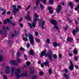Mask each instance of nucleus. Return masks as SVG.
Wrapping results in <instances>:
<instances>
[{
  "label": "nucleus",
  "mask_w": 79,
  "mask_h": 79,
  "mask_svg": "<svg viewBox=\"0 0 79 79\" xmlns=\"http://www.w3.org/2000/svg\"><path fill=\"white\" fill-rule=\"evenodd\" d=\"M17 7L18 8V9H20V8H21V6H17Z\"/></svg>",
  "instance_id": "62"
},
{
  "label": "nucleus",
  "mask_w": 79,
  "mask_h": 79,
  "mask_svg": "<svg viewBox=\"0 0 79 79\" xmlns=\"http://www.w3.org/2000/svg\"><path fill=\"white\" fill-rule=\"evenodd\" d=\"M27 48H29L30 47V44L29 43H27Z\"/></svg>",
  "instance_id": "54"
},
{
  "label": "nucleus",
  "mask_w": 79,
  "mask_h": 79,
  "mask_svg": "<svg viewBox=\"0 0 79 79\" xmlns=\"http://www.w3.org/2000/svg\"><path fill=\"white\" fill-rule=\"evenodd\" d=\"M44 24H45V21H42V19H41L39 23V26L40 27H41L42 29H45V27H44Z\"/></svg>",
  "instance_id": "6"
},
{
  "label": "nucleus",
  "mask_w": 79,
  "mask_h": 79,
  "mask_svg": "<svg viewBox=\"0 0 79 79\" xmlns=\"http://www.w3.org/2000/svg\"><path fill=\"white\" fill-rule=\"evenodd\" d=\"M53 45L55 47H57V43H56V42H54L53 43Z\"/></svg>",
  "instance_id": "32"
},
{
  "label": "nucleus",
  "mask_w": 79,
  "mask_h": 79,
  "mask_svg": "<svg viewBox=\"0 0 79 79\" xmlns=\"http://www.w3.org/2000/svg\"><path fill=\"white\" fill-rule=\"evenodd\" d=\"M40 75L41 76H42L44 75L43 72L42 71L40 72Z\"/></svg>",
  "instance_id": "43"
},
{
  "label": "nucleus",
  "mask_w": 79,
  "mask_h": 79,
  "mask_svg": "<svg viewBox=\"0 0 79 79\" xmlns=\"http://www.w3.org/2000/svg\"><path fill=\"white\" fill-rule=\"evenodd\" d=\"M20 50H21V51H24L25 50H24V49L22 48H20Z\"/></svg>",
  "instance_id": "55"
},
{
  "label": "nucleus",
  "mask_w": 79,
  "mask_h": 79,
  "mask_svg": "<svg viewBox=\"0 0 79 79\" xmlns=\"http://www.w3.org/2000/svg\"><path fill=\"white\" fill-rule=\"evenodd\" d=\"M3 60V57L2 56L0 55V61H2Z\"/></svg>",
  "instance_id": "26"
},
{
  "label": "nucleus",
  "mask_w": 79,
  "mask_h": 79,
  "mask_svg": "<svg viewBox=\"0 0 79 79\" xmlns=\"http://www.w3.org/2000/svg\"><path fill=\"white\" fill-rule=\"evenodd\" d=\"M10 24H11L12 25V26H15L16 25V23H15V21L14 20H11Z\"/></svg>",
  "instance_id": "21"
},
{
  "label": "nucleus",
  "mask_w": 79,
  "mask_h": 79,
  "mask_svg": "<svg viewBox=\"0 0 79 79\" xmlns=\"http://www.w3.org/2000/svg\"><path fill=\"white\" fill-rule=\"evenodd\" d=\"M8 47H11V46L10 41L9 40H8Z\"/></svg>",
  "instance_id": "29"
},
{
  "label": "nucleus",
  "mask_w": 79,
  "mask_h": 79,
  "mask_svg": "<svg viewBox=\"0 0 79 79\" xmlns=\"http://www.w3.org/2000/svg\"><path fill=\"white\" fill-rule=\"evenodd\" d=\"M30 74H33L34 73V68H33V67H31L30 68Z\"/></svg>",
  "instance_id": "17"
},
{
  "label": "nucleus",
  "mask_w": 79,
  "mask_h": 79,
  "mask_svg": "<svg viewBox=\"0 0 79 79\" xmlns=\"http://www.w3.org/2000/svg\"><path fill=\"white\" fill-rule=\"evenodd\" d=\"M21 27H23V24L22 23H19V24Z\"/></svg>",
  "instance_id": "58"
},
{
  "label": "nucleus",
  "mask_w": 79,
  "mask_h": 79,
  "mask_svg": "<svg viewBox=\"0 0 79 79\" xmlns=\"http://www.w3.org/2000/svg\"><path fill=\"white\" fill-rule=\"evenodd\" d=\"M34 15L35 18H34V20L32 23V26L34 27V28H35V27L36 23H37V21H40V20H39V19H37V18H39V17L37 14H34Z\"/></svg>",
  "instance_id": "2"
},
{
  "label": "nucleus",
  "mask_w": 79,
  "mask_h": 79,
  "mask_svg": "<svg viewBox=\"0 0 79 79\" xmlns=\"http://www.w3.org/2000/svg\"><path fill=\"white\" fill-rule=\"evenodd\" d=\"M53 57L55 59H56L57 58V56H56V54H54L53 55Z\"/></svg>",
  "instance_id": "37"
},
{
  "label": "nucleus",
  "mask_w": 79,
  "mask_h": 79,
  "mask_svg": "<svg viewBox=\"0 0 79 79\" xmlns=\"http://www.w3.org/2000/svg\"><path fill=\"white\" fill-rule=\"evenodd\" d=\"M3 23L5 24L7 23V21H6V20H4L3 22Z\"/></svg>",
  "instance_id": "51"
},
{
  "label": "nucleus",
  "mask_w": 79,
  "mask_h": 79,
  "mask_svg": "<svg viewBox=\"0 0 79 79\" xmlns=\"http://www.w3.org/2000/svg\"><path fill=\"white\" fill-rule=\"evenodd\" d=\"M69 4L71 8H74V4H73L72 2H69Z\"/></svg>",
  "instance_id": "19"
},
{
  "label": "nucleus",
  "mask_w": 79,
  "mask_h": 79,
  "mask_svg": "<svg viewBox=\"0 0 79 79\" xmlns=\"http://www.w3.org/2000/svg\"><path fill=\"white\" fill-rule=\"evenodd\" d=\"M35 41H36L37 42H40V40H39L38 38H35Z\"/></svg>",
  "instance_id": "35"
},
{
  "label": "nucleus",
  "mask_w": 79,
  "mask_h": 79,
  "mask_svg": "<svg viewBox=\"0 0 79 79\" xmlns=\"http://www.w3.org/2000/svg\"><path fill=\"white\" fill-rule=\"evenodd\" d=\"M28 25L30 26V27L31 28V29H32L33 28L32 27V25H31V23H28Z\"/></svg>",
  "instance_id": "33"
},
{
  "label": "nucleus",
  "mask_w": 79,
  "mask_h": 79,
  "mask_svg": "<svg viewBox=\"0 0 79 79\" xmlns=\"http://www.w3.org/2000/svg\"><path fill=\"white\" fill-rule=\"evenodd\" d=\"M12 13H14V15L15 16L16 15V13L18 12L19 11V9L18 8H16V6L14 5L13 6Z\"/></svg>",
  "instance_id": "5"
},
{
  "label": "nucleus",
  "mask_w": 79,
  "mask_h": 79,
  "mask_svg": "<svg viewBox=\"0 0 79 79\" xmlns=\"http://www.w3.org/2000/svg\"><path fill=\"white\" fill-rule=\"evenodd\" d=\"M32 79H37V76L36 75H34L32 77Z\"/></svg>",
  "instance_id": "41"
},
{
  "label": "nucleus",
  "mask_w": 79,
  "mask_h": 79,
  "mask_svg": "<svg viewBox=\"0 0 79 79\" xmlns=\"http://www.w3.org/2000/svg\"><path fill=\"white\" fill-rule=\"evenodd\" d=\"M28 37L29 38V40H30V43L31 44H33V43H34V37L31 34V33H29L28 34Z\"/></svg>",
  "instance_id": "7"
},
{
  "label": "nucleus",
  "mask_w": 79,
  "mask_h": 79,
  "mask_svg": "<svg viewBox=\"0 0 79 79\" xmlns=\"http://www.w3.org/2000/svg\"><path fill=\"white\" fill-rule=\"evenodd\" d=\"M24 56L25 60H27V56L26 55H24Z\"/></svg>",
  "instance_id": "46"
},
{
  "label": "nucleus",
  "mask_w": 79,
  "mask_h": 79,
  "mask_svg": "<svg viewBox=\"0 0 79 79\" xmlns=\"http://www.w3.org/2000/svg\"><path fill=\"white\" fill-rule=\"evenodd\" d=\"M19 31H15V35H18L19 34Z\"/></svg>",
  "instance_id": "38"
},
{
  "label": "nucleus",
  "mask_w": 79,
  "mask_h": 79,
  "mask_svg": "<svg viewBox=\"0 0 79 79\" xmlns=\"http://www.w3.org/2000/svg\"><path fill=\"white\" fill-rule=\"evenodd\" d=\"M10 68L9 66L6 67V74L10 73Z\"/></svg>",
  "instance_id": "13"
},
{
  "label": "nucleus",
  "mask_w": 79,
  "mask_h": 79,
  "mask_svg": "<svg viewBox=\"0 0 79 79\" xmlns=\"http://www.w3.org/2000/svg\"><path fill=\"white\" fill-rule=\"evenodd\" d=\"M79 30L78 27H76L75 30H74V29L72 31V32L74 35L75 36H76V33L78 32H79Z\"/></svg>",
  "instance_id": "11"
},
{
  "label": "nucleus",
  "mask_w": 79,
  "mask_h": 79,
  "mask_svg": "<svg viewBox=\"0 0 79 79\" xmlns=\"http://www.w3.org/2000/svg\"><path fill=\"white\" fill-rule=\"evenodd\" d=\"M75 24H78V22H77V20L75 21Z\"/></svg>",
  "instance_id": "64"
},
{
  "label": "nucleus",
  "mask_w": 79,
  "mask_h": 79,
  "mask_svg": "<svg viewBox=\"0 0 79 79\" xmlns=\"http://www.w3.org/2000/svg\"><path fill=\"white\" fill-rule=\"evenodd\" d=\"M37 1L36 2V6H38L39 4L40 1L41 0L43 2L44 4H45L47 3V1L46 0H36Z\"/></svg>",
  "instance_id": "9"
},
{
  "label": "nucleus",
  "mask_w": 79,
  "mask_h": 79,
  "mask_svg": "<svg viewBox=\"0 0 79 79\" xmlns=\"http://www.w3.org/2000/svg\"><path fill=\"white\" fill-rule=\"evenodd\" d=\"M54 27L56 29H59V27L56 26V25H54Z\"/></svg>",
  "instance_id": "30"
},
{
  "label": "nucleus",
  "mask_w": 79,
  "mask_h": 79,
  "mask_svg": "<svg viewBox=\"0 0 79 79\" xmlns=\"http://www.w3.org/2000/svg\"><path fill=\"white\" fill-rule=\"evenodd\" d=\"M59 58H61V57H62V56H61V54L59 53Z\"/></svg>",
  "instance_id": "57"
},
{
  "label": "nucleus",
  "mask_w": 79,
  "mask_h": 79,
  "mask_svg": "<svg viewBox=\"0 0 79 79\" xmlns=\"http://www.w3.org/2000/svg\"><path fill=\"white\" fill-rule=\"evenodd\" d=\"M70 66L69 67V70H71V71H73L74 69V64L71 61H70Z\"/></svg>",
  "instance_id": "10"
},
{
  "label": "nucleus",
  "mask_w": 79,
  "mask_h": 79,
  "mask_svg": "<svg viewBox=\"0 0 79 79\" xmlns=\"http://www.w3.org/2000/svg\"><path fill=\"white\" fill-rule=\"evenodd\" d=\"M11 76H13V74L15 71L16 72L15 73V77H16V79H19L20 77H24L25 76H27V72H26L24 74H22L20 75H19V73H21V71H20V70L19 69H16V68L15 67H11Z\"/></svg>",
  "instance_id": "1"
},
{
  "label": "nucleus",
  "mask_w": 79,
  "mask_h": 79,
  "mask_svg": "<svg viewBox=\"0 0 79 79\" xmlns=\"http://www.w3.org/2000/svg\"><path fill=\"white\" fill-rule=\"evenodd\" d=\"M3 29L1 30H0V35L2 33L3 34H4L6 35H7V33L6 31L10 30V28L9 27H7L6 28L5 30V26H3Z\"/></svg>",
  "instance_id": "3"
},
{
  "label": "nucleus",
  "mask_w": 79,
  "mask_h": 79,
  "mask_svg": "<svg viewBox=\"0 0 79 79\" xmlns=\"http://www.w3.org/2000/svg\"><path fill=\"white\" fill-rule=\"evenodd\" d=\"M68 29V25H66L65 27V31H67Z\"/></svg>",
  "instance_id": "45"
},
{
  "label": "nucleus",
  "mask_w": 79,
  "mask_h": 79,
  "mask_svg": "<svg viewBox=\"0 0 79 79\" xmlns=\"http://www.w3.org/2000/svg\"><path fill=\"white\" fill-rule=\"evenodd\" d=\"M3 77L4 79H7V76L5 75H3Z\"/></svg>",
  "instance_id": "53"
},
{
  "label": "nucleus",
  "mask_w": 79,
  "mask_h": 79,
  "mask_svg": "<svg viewBox=\"0 0 79 79\" xmlns=\"http://www.w3.org/2000/svg\"><path fill=\"white\" fill-rule=\"evenodd\" d=\"M49 74H52V70L51 69H49L48 70Z\"/></svg>",
  "instance_id": "28"
},
{
  "label": "nucleus",
  "mask_w": 79,
  "mask_h": 79,
  "mask_svg": "<svg viewBox=\"0 0 79 79\" xmlns=\"http://www.w3.org/2000/svg\"><path fill=\"white\" fill-rule=\"evenodd\" d=\"M17 56L18 58H19L20 57V53L18 52L17 53Z\"/></svg>",
  "instance_id": "39"
},
{
  "label": "nucleus",
  "mask_w": 79,
  "mask_h": 79,
  "mask_svg": "<svg viewBox=\"0 0 79 79\" xmlns=\"http://www.w3.org/2000/svg\"><path fill=\"white\" fill-rule=\"evenodd\" d=\"M46 53V50L45 49L44 51H42L41 52V54L40 55V58H42V57H43L44 54Z\"/></svg>",
  "instance_id": "12"
},
{
  "label": "nucleus",
  "mask_w": 79,
  "mask_h": 79,
  "mask_svg": "<svg viewBox=\"0 0 79 79\" xmlns=\"http://www.w3.org/2000/svg\"><path fill=\"white\" fill-rule=\"evenodd\" d=\"M49 3L50 5H53L54 3V0H49Z\"/></svg>",
  "instance_id": "24"
},
{
  "label": "nucleus",
  "mask_w": 79,
  "mask_h": 79,
  "mask_svg": "<svg viewBox=\"0 0 79 79\" xmlns=\"http://www.w3.org/2000/svg\"><path fill=\"white\" fill-rule=\"evenodd\" d=\"M0 71L1 75H2V74H3V70H2V69H1Z\"/></svg>",
  "instance_id": "59"
},
{
  "label": "nucleus",
  "mask_w": 79,
  "mask_h": 79,
  "mask_svg": "<svg viewBox=\"0 0 79 79\" xmlns=\"http://www.w3.org/2000/svg\"><path fill=\"white\" fill-rule=\"evenodd\" d=\"M74 60L76 61H77L78 60V57L77 56H75L74 57Z\"/></svg>",
  "instance_id": "36"
},
{
  "label": "nucleus",
  "mask_w": 79,
  "mask_h": 79,
  "mask_svg": "<svg viewBox=\"0 0 79 79\" xmlns=\"http://www.w3.org/2000/svg\"><path fill=\"white\" fill-rule=\"evenodd\" d=\"M67 42H71L73 41V39L71 38H67Z\"/></svg>",
  "instance_id": "23"
},
{
  "label": "nucleus",
  "mask_w": 79,
  "mask_h": 79,
  "mask_svg": "<svg viewBox=\"0 0 79 79\" xmlns=\"http://www.w3.org/2000/svg\"><path fill=\"white\" fill-rule=\"evenodd\" d=\"M75 68H76V69H79V67L78 66V65H75Z\"/></svg>",
  "instance_id": "60"
},
{
  "label": "nucleus",
  "mask_w": 79,
  "mask_h": 79,
  "mask_svg": "<svg viewBox=\"0 0 79 79\" xmlns=\"http://www.w3.org/2000/svg\"><path fill=\"white\" fill-rule=\"evenodd\" d=\"M23 40H24V41H27V39L25 37H23Z\"/></svg>",
  "instance_id": "44"
},
{
  "label": "nucleus",
  "mask_w": 79,
  "mask_h": 79,
  "mask_svg": "<svg viewBox=\"0 0 79 79\" xmlns=\"http://www.w3.org/2000/svg\"><path fill=\"white\" fill-rule=\"evenodd\" d=\"M18 61L19 63H20V62H21L22 61V60L21 59H19L18 60Z\"/></svg>",
  "instance_id": "49"
},
{
  "label": "nucleus",
  "mask_w": 79,
  "mask_h": 79,
  "mask_svg": "<svg viewBox=\"0 0 79 79\" xmlns=\"http://www.w3.org/2000/svg\"><path fill=\"white\" fill-rule=\"evenodd\" d=\"M29 53L30 55H32V56H34V51L32 49H31L29 51Z\"/></svg>",
  "instance_id": "20"
},
{
  "label": "nucleus",
  "mask_w": 79,
  "mask_h": 79,
  "mask_svg": "<svg viewBox=\"0 0 79 79\" xmlns=\"http://www.w3.org/2000/svg\"><path fill=\"white\" fill-rule=\"evenodd\" d=\"M26 64L27 66H29L31 65V63L30 62L28 61L26 63Z\"/></svg>",
  "instance_id": "27"
},
{
  "label": "nucleus",
  "mask_w": 79,
  "mask_h": 79,
  "mask_svg": "<svg viewBox=\"0 0 79 79\" xmlns=\"http://www.w3.org/2000/svg\"><path fill=\"white\" fill-rule=\"evenodd\" d=\"M61 6L60 5H59L57 7L56 10V13L57 14L60 13V12H61Z\"/></svg>",
  "instance_id": "8"
},
{
  "label": "nucleus",
  "mask_w": 79,
  "mask_h": 79,
  "mask_svg": "<svg viewBox=\"0 0 79 79\" xmlns=\"http://www.w3.org/2000/svg\"><path fill=\"white\" fill-rule=\"evenodd\" d=\"M7 23H10L11 20L9 19H7L6 20Z\"/></svg>",
  "instance_id": "52"
},
{
  "label": "nucleus",
  "mask_w": 79,
  "mask_h": 79,
  "mask_svg": "<svg viewBox=\"0 0 79 79\" xmlns=\"http://www.w3.org/2000/svg\"><path fill=\"white\" fill-rule=\"evenodd\" d=\"M65 71L66 73L67 74L68 73V69H65Z\"/></svg>",
  "instance_id": "48"
},
{
  "label": "nucleus",
  "mask_w": 79,
  "mask_h": 79,
  "mask_svg": "<svg viewBox=\"0 0 79 79\" xmlns=\"http://www.w3.org/2000/svg\"><path fill=\"white\" fill-rule=\"evenodd\" d=\"M22 20H23V17H21V18L19 20V23H21V22L22 21Z\"/></svg>",
  "instance_id": "56"
},
{
  "label": "nucleus",
  "mask_w": 79,
  "mask_h": 79,
  "mask_svg": "<svg viewBox=\"0 0 79 79\" xmlns=\"http://www.w3.org/2000/svg\"><path fill=\"white\" fill-rule=\"evenodd\" d=\"M45 56H48L49 60L51 61H52V56H53V54H52V52L49 49L48 52L47 54H46L44 55Z\"/></svg>",
  "instance_id": "4"
},
{
  "label": "nucleus",
  "mask_w": 79,
  "mask_h": 79,
  "mask_svg": "<svg viewBox=\"0 0 79 79\" xmlns=\"http://www.w3.org/2000/svg\"><path fill=\"white\" fill-rule=\"evenodd\" d=\"M35 36H38V35H39V33L38 32H35Z\"/></svg>",
  "instance_id": "42"
},
{
  "label": "nucleus",
  "mask_w": 79,
  "mask_h": 79,
  "mask_svg": "<svg viewBox=\"0 0 79 79\" xmlns=\"http://www.w3.org/2000/svg\"><path fill=\"white\" fill-rule=\"evenodd\" d=\"M48 10H49L50 13H51V14L53 13V11L52 10V8L51 7H48Z\"/></svg>",
  "instance_id": "16"
},
{
  "label": "nucleus",
  "mask_w": 79,
  "mask_h": 79,
  "mask_svg": "<svg viewBox=\"0 0 79 79\" xmlns=\"http://www.w3.org/2000/svg\"><path fill=\"white\" fill-rule=\"evenodd\" d=\"M6 13V10H4V11L2 13V15H4Z\"/></svg>",
  "instance_id": "40"
},
{
  "label": "nucleus",
  "mask_w": 79,
  "mask_h": 79,
  "mask_svg": "<svg viewBox=\"0 0 79 79\" xmlns=\"http://www.w3.org/2000/svg\"><path fill=\"white\" fill-rule=\"evenodd\" d=\"M67 19L68 20V21L70 22V23H72V22L71 21V19H69V18H67Z\"/></svg>",
  "instance_id": "50"
},
{
  "label": "nucleus",
  "mask_w": 79,
  "mask_h": 79,
  "mask_svg": "<svg viewBox=\"0 0 79 79\" xmlns=\"http://www.w3.org/2000/svg\"><path fill=\"white\" fill-rule=\"evenodd\" d=\"M77 49L75 48L73 50V53L76 55L77 54Z\"/></svg>",
  "instance_id": "25"
},
{
  "label": "nucleus",
  "mask_w": 79,
  "mask_h": 79,
  "mask_svg": "<svg viewBox=\"0 0 79 79\" xmlns=\"http://www.w3.org/2000/svg\"><path fill=\"white\" fill-rule=\"evenodd\" d=\"M38 7V6H34L33 7V10H37V8Z\"/></svg>",
  "instance_id": "34"
},
{
  "label": "nucleus",
  "mask_w": 79,
  "mask_h": 79,
  "mask_svg": "<svg viewBox=\"0 0 79 79\" xmlns=\"http://www.w3.org/2000/svg\"><path fill=\"white\" fill-rule=\"evenodd\" d=\"M40 5L41 10H43L44 9V6H43V5L42 4H40Z\"/></svg>",
  "instance_id": "31"
},
{
  "label": "nucleus",
  "mask_w": 79,
  "mask_h": 79,
  "mask_svg": "<svg viewBox=\"0 0 79 79\" xmlns=\"http://www.w3.org/2000/svg\"><path fill=\"white\" fill-rule=\"evenodd\" d=\"M25 18L27 19L28 21H31V20H32V19L31 18V16H29L28 15H27L26 16H25Z\"/></svg>",
  "instance_id": "15"
},
{
  "label": "nucleus",
  "mask_w": 79,
  "mask_h": 79,
  "mask_svg": "<svg viewBox=\"0 0 79 79\" xmlns=\"http://www.w3.org/2000/svg\"><path fill=\"white\" fill-rule=\"evenodd\" d=\"M5 63H3L1 64V66H5Z\"/></svg>",
  "instance_id": "63"
},
{
  "label": "nucleus",
  "mask_w": 79,
  "mask_h": 79,
  "mask_svg": "<svg viewBox=\"0 0 79 79\" xmlns=\"http://www.w3.org/2000/svg\"><path fill=\"white\" fill-rule=\"evenodd\" d=\"M48 63H49V60H46V62L44 63V64L45 66H47L48 65Z\"/></svg>",
  "instance_id": "18"
},
{
  "label": "nucleus",
  "mask_w": 79,
  "mask_h": 79,
  "mask_svg": "<svg viewBox=\"0 0 79 79\" xmlns=\"http://www.w3.org/2000/svg\"><path fill=\"white\" fill-rule=\"evenodd\" d=\"M50 22L52 23V24H53V25H56L57 24L56 21V20L54 19L51 20L50 21Z\"/></svg>",
  "instance_id": "14"
},
{
  "label": "nucleus",
  "mask_w": 79,
  "mask_h": 79,
  "mask_svg": "<svg viewBox=\"0 0 79 79\" xmlns=\"http://www.w3.org/2000/svg\"><path fill=\"white\" fill-rule=\"evenodd\" d=\"M47 43L48 44H50V40L49 39H48V40L46 41Z\"/></svg>",
  "instance_id": "47"
},
{
  "label": "nucleus",
  "mask_w": 79,
  "mask_h": 79,
  "mask_svg": "<svg viewBox=\"0 0 79 79\" xmlns=\"http://www.w3.org/2000/svg\"><path fill=\"white\" fill-rule=\"evenodd\" d=\"M10 63L11 64L15 66V63H16V61L14 60H12L10 61Z\"/></svg>",
  "instance_id": "22"
},
{
  "label": "nucleus",
  "mask_w": 79,
  "mask_h": 79,
  "mask_svg": "<svg viewBox=\"0 0 79 79\" xmlns=\"http://www.w3.org/2000/svg\"><path fill=\"white\" fill-rule=\"evenodd\" d=\"M73 76H77V74H76V73H73Z\"/></svg>",
  "instance_id": "61"
}]
</instances>
